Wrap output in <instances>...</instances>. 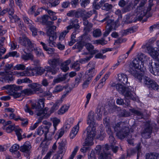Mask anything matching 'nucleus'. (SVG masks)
<instances>
[{"label": "nucleus", "mask_w": 159, "mask_h": 159, "mask_svg": "<svg viewBox=\"0 0 159 159\" xmlns=\"http://www.w3.org/2000/svg\"><path fill=\"white\" fill-rule=\"evenodd\" d=\"M44 100L43 98H41L37 104L32 103L31 105V109H35L37 112V115L40 116L37 122H36L38 123V125L41 122L43 117L47 114L48 110L47 107L45 108L44 109H43L44 106Z\"/></svg>", "instance_id": "39448f33"}, {"label": "nucleus", "mask_w": 159, "mask_h": 159, "mask_svg": "<svg viewBox=\"0 0 159 159\" xmlns=\"http://www.w3.org/2000/svg\"><path fill=\"white\" fill-rule=\"evenodd\" d=\"M10 18L12 22L14 20L15 22L18 23L20 21V18L16 15H14L13 16H10Z\"/></svg>", "instance_id": "052dcab7"}, {"label": "nucleus", "mask_w": 159, "mask_h": 159, "mask_svg": "<svg viewBox=\"0 0 159 159\" xmlns=\"http://www.w3.org/2000/svg\"><path fill=\"white\" fill-rule=\"evenodd\" d=\"M152 128L148 123L146 124L144 129L141 133V135L145 139L150 138L151 134L152 133Z\"/></svg>", "instance_id": "a211bd4d"}, {"label": "nucleus", "mask_w": 159, "mask_h": 159, "mask_svg": "<svg viewBox=\"0 0 159 159\" xmlns=\"http://www.w3.org/2000/svg\"><path fill=\"white\" fill-rule=\"evenodd\" d=\"M56 28V26L53 25L50 27L47 30V34L49 37V39L48 40V43L50 47L57 46L60 50H63L65 48V46L60 43L57 44L54 41L57 38L56 33L55 31Z\"/></svg>", "instance_id": "20e7f679"}, {"label": "nucleus", "mask_w": 159, "mask_h": 159, "mask_svg": "<svg viewBox=\"0 0 159 159\" xmlns=\"http://www.w3.org/2000/svg\"><path fill=\"white\" fill-rule=\"evenodd\" d=\"M85 46L87 50L90 52L92 50L94 49V46L92 44L90 43H87L85 45Z\"/></svg>", "instance_id": "0e129e2a"}, {"label": "nucleus", "mask_w": 159, "mask_h": 159, "mask_svg": "<svg viewBox=\"0 0 159 159\" xmlns=\"http://www.w3.org/2000/svg\"><path fill=\"white\" fill-rule=\"evenodd\" d=\"M108 73L107 74L105 75L104 77L101 80V82H100L98 86L99 87V88H101L102 87V86L105 84V82L106 80L108 78Z\"/></svg>", "instance_id": "de8ad7c7"}, {"label": "nucleus", "mask_w": 159, "mask_h": 159, "mask_svg": "<svg viewBox=\"0 0 159 159\" xmlns=\"http://www.w3.org/2000/svg\"><path fill=\"white\" fill-rule=\"evenodd\" d=\"M15 74L18 76H23L27 75L28 74L26 71H23L22 72L15 71Z\"/></svg>", "instance_id": "bf43d9fd"}, {"label": "nucleus", "mask_w": 159, "mask_h": 159, "mask_svg": "<svg viewBox=\"0 0 159 159\" xmlns=\"http://www.w3.org/2000/svg\"><path fill=\"white\" fill-rule=\"evenodd\" d=\"M39 84L37 83L32 84L28 85L29 87L34 91L35 93L36 91H39L40 90V88L39 87Z\"/></svg>", "instance_id": "72a5a7b5"}, {"label": "nucleus", "mask_w": 159, "mask_h": 159, "mask_svg": "<svg viewBox=\"0 0 159 159\" xmlns=\"http://www.w3.org/2000/svg\"><path fill=\"white\" fill-rule=\"evenodd\" d=\"M70 63V60H67L64 62L61 63V68L64 72H66L69 70V67L68 65Z\"/></svg>", "instance_id": "bb28decb"}, {"label": "nucleus", "mask_w": 159, "mask_h": 159, "mask_svg": "<svg viewBox=\"0 0 159 159\" xmlns=\"http://www.w3.org/2000/svg\"><path fill=\"white\" fill-rule=\"evenodd\" d=\"M146 2L147 0H142L137 8L136 15L129 14L127 15L125 20V23L127 24H129L136 22L137 21H140L147 13L151 10V7L153 5L152 0H150L149 7L147 10L144 7V5Z\"/></svg>", "instance_id": "f257e3e1"}, {"label": "nucleus", "mask_w": 159, "mask_h": 159, "mask_svg": "<svg viewBox=\"0 0 159 159\" xmlns=\"http://www.w3.org/2000/svg\"><path fill=\"white\" fill-rule=\"evenodd\" d=\"M129 110L132 113L134 114V115L139 116V118H143V114L141 112L134 109H130Z\"/></svg>", "instance_id": "37998d69"}, {"label": "nucleus", "mask_w": 159, "mask_h": 159, "mask_svg": "<svg viewBox=\"0 0 159 159\" xmlns=\"http://www.w3.org/2000/svg\"><path fill=\"white\" fill-rule=\"evenodd\" d=\"M121 123H119L116 125L114 128L116 131H117L116 135L120 139L125 138V137L127 138V141L128 143L130 144L133 145V143L132 141L130 139L131 138V135L130 134V130L129 127H124L121 129L120 125H121Z\"/></svg>", "instance_id": "6e6552de"}, {"label": "nucleus", "mask_w": 159, "mask_h": 159, "mask_svg": "<svg viewBox=\"0 0 159 159\" xmlns=\"http://www.w3.org/2000/svg\"><path fill=\"white\" fill-rule=\"evenodd\" d=\"M56 54V55L55 56L56 58H53L48 61V63L50 66H45L47 71L45 74L46 76H50L51 75L55 74L59 69L57 66L60 64L59 57L57 54Z\"/></svg>", "instance_id": "1a4fd4ad"}, {"label": "nucleus", "mask_w": 159, "mask_h": 159, "mask_svg": "<svg viewBox=\"0 0 159 159\" xmlns=\"http://www.w3.org/2000/svg\"><path fill=\"white\" fill-rule=\"evenodd\" d=\"M105 136V134H104L103 131L102 130L100 131L99 134L98 132L96 136V138L98 139H99L100 140H103Z\"/></svg>", "instance_id": "13d9d810"}, {"label": "nucleus", "mask_w": 159, "mask_h": 159, "mask_svg": "<svg viewBox=\"0 0 159 159\" xmlns=\"http://www.w3.org/2000/svg\"><path fill=\"white\" fill-rule=\"evenodd\" d=\"M119 25V24L118 23V20H116L115 22H113L111 21L110 23V31L112 30H116Z\"/></svg>", "instance_id": "49530a36"}, {"label": "nucleus", "mask_w": 159, "mask_h": 159, "mask_svg": "<svg viewBox=\"0 0 159 159\" xmlns=\"http://www.w3.org/2000/svg\"><path fill=\"white\" fill-rule=\"evenodd\" d=\"M146 159H158L159 154L156 152H151L146 154Z\"/></svg>", "instance_id": "c756f323"}, {"label": "nucleus", "mask_w": 159, "mask_h": 159, "mask_svg": "<svg viewBox=\"0 0 159 159\" xmlns=\"http://www.w3.org/2000/svg\"><path fill=\"white\" fill-rule=\"evenodd\" d=\"M18 42L22 46L27 47L30 51L31 52L34 50L35 53L37 56L44 57V54L42 51L40 49H35V45L27 37H19Z\"/></svg>", "instance_id": "423d86ee"}, {"label": "nucleus", "mask_w": 159, "mask_h": 159, "mask_svg": "<svg viewBox=\"0 0 159 159\" xmlns=\"http://www.w3.org/2000/svg\"><path fill=\"white\" fill-rule=\"evenodd\" d=\"M9 57H19V54L16 51L10 52L4 56V58L7 59Z\"/></svg>", "instance_id": "473e14b6"}, {"label": "nucleus", "mask_w": 159, "mask_h": 159, "mask_svg": "<svg viewBox=\"0 0 159 159\" xmlns=\"http://www.w3.org/2000/svg\"><path fill=\"white\" fill-rule=\"evenodd\" d=\"M98 158L100 159H109V145L107 144L97 145L96 148Z\"/></svg>", "instance_id": "9b49d317"}, {"label": "nucleus", "mask_w": 159, "mask_h": 159, "mask_svg": "<svg viewBox=\"0 0 159 159\" xmlns=\"http://www.w3.org/2000/svg\"><path fill=\"white\" fill-rule=\"evenodd\" d=\"M93 14H95L97 15V11L95 10H93L87 12H86L85 11H83V13H82L81 16L84 18L87 19L89 18Z\"/></svg>", "instance_id": "c85d7f7f"}, {"label": "nucleus", "mask_w": 159, "mask_h": 159, "mask_svg": "<svg viewBox=\"0 0 159 159\" xmlns=\"http://www.w3.org/2000/svg\"><path fill=\"white\" fill-rule=\"evenodd\" d=\"M69 108V106L66 105H63L58 111L57 113L59 115H62L67 111Z\"/></svg>", "instance_id": "c9c22d12"}, {"label": "nucleus", "mask_w": 159, "mask_h": 159, "mask_svg": "<svg viewBox=\"0 0 159 159\" xmlns=\"http://www.w3.org/2000/svg\"><path fill=\"white\" fill-rule=\"evenodd\" d=\"M77 44H78L77 46L78 48H77V49L79 50V51L83 49V47L84 45L85 46V43L81 41L77 43Z\"/></svg>", "instance_id": "338daca9"}, {"label": "nucleus", "mask_w": 159, "mask_h": 159, "mask_svg": "<svg viewBox=\"0 0 159 159\" xmlns=\"http://www.w3.org/2000/svg\"><path fill=\"white\" fill-rule=\"evenodd\" d=\"M102 34V32L99 29H97L94 30L93 32V36L95 38L99 37Z\"/></svg>", "instance_id": "a18cd8bd"}, {"label": "nucleus", "mask_w": 159, "mask_h": 159, "mask_svg": "<svg viewBox=\"0 0 159 159\" xmlns=\"http://www.w3.org/2000/svg\"><path fill=\"white\" fill-rule=\"evenodd\" d=\"M40 44L43 46V49L46 51L48 54L54 53L55 49L53 48L48 47L45 43L42 42H40Z\"/></svg>", "instance_id": "cd10ccee"}, {"label": "nucleus", "mask_w": 159, "mask_h": 159, "mask_svg": "<svg viewBox=\"0 0 159 159\" xmlns=\"http://www.w3.org/2000/svg\"><path fill=\"white\" fill-rule=\"evenodd\" d=\"M16 134L18 137V140L19 141L22 139V136L21 134L22 132V130L20 129H18L15 130Z\"/></svg>", "instance_id": "603ef678"}, {"label": "nucleus", "mask_w": 159, "mask_h": 159, "mask_svg": "<svg viewBox=\"0 0 159 159\" xmlns=\"http://www.w3.org/2000/svg\"><path fill=\"white\" fill-rule=\"evenodd\" d=\"M135 32V29L133 27H131L129 29L125 30H122L120 32V33L122 36L126 35L129 34L133 33Z\"/></svg>", "instance_id": "a878e982"}, {"label": "nucleus", "mask_w": 159, "mask_h": 159, "mask_svg": "<svg viewBox=\"0 0 159 159\" xmlns=\"http://www.w3.org/2000/svg\"><path fill=\"white\" fill-rule=\"evenodd\" d=\"M62 101L61 100L57 101L51 107L50 111V113H52L57 110L60 105Z\"/></svg>", "instance_id": "7c9ffc66"}, {"label": "nucleus", "mask_w": 159, "mask_h": 159, "mask_svg": "<svg viewBox=\"0 0 159 159\" xmlns=\"http://www.w3.org/2000/svg\"><path fill=\"white\" fill-rule=\"evenodd\" d=\"M110 138L113 141V143L111 145V148L112 151L114 153H115L117 152V151L118 150V147L116 146H115L114 145L115 143V142H114V138L112 136H110Z\"/></svg>", "instance_id": "c03bdc74"}, {"label": "nucleus", "mask_w": 159, "mask_h": 159, "mask_svg": "<svg viewBox=\"0 0 159 159\" xmlns=\"http://www.w3.org/2000/svg\"><path fill=\"white\" fill-rule=\"evenodd\" d=\"M95 62L93 61H90L89 62L87 66L88 70L85 72V78H88L89 80H91L92 78L95 75L97 71L95 69Z\"/></svg>", "instance_id": "f8f14e48"}, {"label": "nucleus", "mask_w": 159, "mask_h": 159, "mask_svg": "<svg viewBox=\"0 0 159 159\" xmlns=\"http://www.w3.org/2000/svg\"><path fill=\"white\" fill-rule=\"evenodd\" d=\"M64 131L63 129L61 128L59 129L55 136L54 137L55 139L57 140L59 139L64 134Z\"/></svg>", "instance_id": "79ce46f5"}, {"label": "nucleus", "mask_w": 159, "mask_h": 159, "mask_svg": "<svg viewBox=\"0 0 159 159\" xmlns=\"http://www.w3.org/2000/svg\"><path fill=\"white\" fill-rule=\"evenodd\" d=\"M146 47L148 53L153 58L157 59L159 61V49H155V48L150 46H146L144 45L142 47L143 48H145Z\"/></svg>", "instance_id": "4468645a"}, {"label": "nucleus", "mask_w": 159, "mask_h": 159, "mask_svg": "<svg viewBox=\"0 0 159 159\" xmlns=\"http://www.w3.org/2000/svg\"><path fill=\"white\" fill-rule=\"evenodd\" d=\"M109 117H107L103 119V123L106 127V131L108 134L109 131Z\"/></svg>", "instance_id": "e433bc0d"}, {"label": "nucleus", "mask_w": 159, "mask_h": 159, "mask_svg": "<svg viewBox=\"0 0 159 159\" xmlns=\"http://www.w3.org/2000/svg\"><path fill=\"white\" fill-rule=\"evenodd\" d=\"M95 115L93 111H91L88 113L87 120V124L89 125L86 129L87 135L85 139V143L87 145L90 144L96 135V127L97 124L95 122Z\"/></svg>", "instance_id": "f03ea898"}, {"label": "nucleus", "mask_w": 159, "mask_h": 159, "mask_svg": "<svg viewBox=\"0 0 159 159\" xmlns=\"http://www.w3.org/2000/svg\"><path fill=\"white\" fill-rule=\"evenodd\" d=\"M21 58L24 60H28L29 59L33 60L34 59L33 55L30 53H27L24 50L22 52Z\"/></svg>", "instance_id": "b1692460"}, {"label": "nucleus", "mask_w": 159, "mask_h": 159, "mask_svg": "<svg viewBox=\"0 0 159 159\" xmlns=\"http://www.w3.org/2000/svg\"><path fill=\"white\" fill-rule=\"evenodd\" d=\"M93 57L92 55H89L87 56L86 57L81 59L80 62L82 64L88 62Z\"/></svg>", "instance_id": "3c124183"}, {"label": "nucleus", "mask_w": 159, "mask_h": 159, "mask_svg": "<svg viewBox=\"0 0 159 159\" xmlns=\"http://www.w3.org/2000/svg\"><path fill=\"white\" fill-rule=\"evenodd\" d=\"M90 0H80L81 5L83 7H85L90 3Z\"/></svg>", "instance_id": "e2e57ef3"}, {"label": "nucleus", "mask_w": 159, "mask_h": 159, "mask_svg": "<svg viewBox=\"0 0 159 159\" xmlns=\"http://www.w3.org/2000/svg\"><path fill=\"white\" fill-rule=\"evenodd\" d=\"M79 122L72 128L70 134V137L71 139H73L77 134L79 129Z\"/></svg>", "instance_id": "393cba45"}, {"label": "nucleus", "mask_w": 159, "mask_h": 159, "mask_svg": "<svg viewBox=\"0 0 159 159\" xmlns=\"http://www.w3.org/2000/svg\"><path fill=\"white\" fill-rule=\"evenodd\" d=\"M65 87L61 85H57L55 87L52 91L53 94H56L63 90Z\"/></svg>", "instance_id": "a19ab883"}, {"label": "nucleus", "mask_w": 159, "mask_h": 159, "mask_svg": "<svg viewBox=\"0 0 159 159\" xmlns=\"http://www.w3.org/2000/svg\"><path fill=\"white\" fill-rule=\"evenodd\" d=\"M67 75V74H65L61 77L55 79L53 80V82L55 83H57L64 81L66 79Z\"/></svg>", "instance_id": "f704fd0d"}, {"label": "nucleus", "mask_w": 159, "mask_h": 159, "mask_svg": "<svg viewBox=\"0 0 159 159\" xmlns=\"http://www.w3.org/2000/svg\"><path fill=\"white\" fill-rule=\"evenodd\" d=\"M0 75L4 76L3 79L6 82L10 83L13 80L12 75L11 74V72H0Z\"/></svg>", "instance_id": "412c9836"}, {"label": "nucleus", "mask_w": 159, "mask_h": 159, "mask_svg": "<svg viewBox=\"0 0 159 159\" xmlns=\"http://www.w3.org/2000/svg\"><path fill=\"white\" fill-rule=\"evenodd\" d=\"M29 27L30 30L32 31L33 35L34 36L37 35L38 30L34 26L31 24L29 25Z\"/></svg>", "instance_id": "8fccbe9b"}, {"label": "nucleus", "mask_w": 159, "mask_h": 159, "mask_svg": "<svg viewBox=\"0 0 159 159\" xmlns=\"http://www.w3.org/2000/svg\"><path fill=\"white\" fill-rule=\"evenodd\" d=\"M109 16H106L103 20H102V22H104L105 21H106V26L105 31L103 34V36L104 37L107 36L109 33Z\"/></svg>", "instance_id": "5701e85b"}, {"label": "nucleus", "mask_w": 159, "mask_h": 159, "mask_svg": "<svg viewBox=\"0 0 159 159\" xmlns=\"http://www.w3.org/2000/svg\"><path fill=\"white\" fill-rule=\"evenodd\" d=\"M22 86L15 85H7L2 88V90H7V92L9 95L12 96L14 98L20 97L22 93L27 96L30 95L34 93V91L30 89H26L21 90L20 92L18 91L22 89Z\"/></svg>", "instance_id": "7ed1b4c3"}, {"label": "nucleus", "mask_w": 159, "mask_h": 159, "mask_svg": "<svg viewBox=\"0 0 159 159\" xmlns=\"http://www.w3.org/2000/svg\"><path fill=\"white\" fill-rule=\"evenodd\" d=\"M79 147L78 146H76L74 148L73 151L72 152L69 158V159H73L74 157L76 155L78 150Z\"/></svg>", "instance_id": "69168bd1"}, {"label": "nucleus", "mask_w": 159, "mask_h": 159, "mask_svg": "<svg viewBox=\"0 0 159 159\" xmlns=\"http://www.w3.org/2000/svg\"><path fill=\"white\" fill-rule=\"evenodd\" d=\"M49 127L46 125H43L39 127L36 132L37 134L41 136L44 134L45 137H47V134L49 130Z\"/></svg>", "instance_id": "6ab92c4d"}, {"label": "nucleus", "mask_w": 159, "mask_h": 159, "mask_svg": "<svg viewBox=\"0 0 159 159\" xmlns=\"http://www.w3.org/2000/svg\"><path fill=\"white\" fill-rule=\"evenodd\" d=\"M116 89L119 92L123 94L126 99L135 100V98L132 93L133 89L131 87L125 88L122 84H116Z\"/></svg>", "instance_id": "9d476101"}, {"label": "nucleus", "mask_w": 159, "mask_h": 159, "mask_svg": "<svg viewBox=\"0 0 159 159\" xmlns=\"http://www.w3.org/2000/svg\"><path fill=\"white\" fill-rule=\"evenodd\" d=\"M82 75L81 73L78 74L75 78L74 86L76 87L78 86L79 84L81 81V78Z\"/></svg>", "instance_id": "4c0bfd02"}, {"label": "nucleus", "mask_w": 159, "mask_h": 159, "mask_svg": "<svg viewBox=\"0 0 159 159\" xmlns=\"http://www.w3.org/2000/svg\"><path fill=\"white\" fill-rule=\"evenodd\" d=\"M152 62L149 61V65L148 66L150 71L155 75H159V64L155 63L154 66H153Z\"/></svg>", "instance_id": "aec40b11"}, {"label": "nucleus", "mask_w": 159, "mask_h": 159, "mask_svg": "<svg viewBox=\"0 0 159 159\" xmlns=\"http://www.w3.org/2000/svg\"><path fill=\"white\" fill-rule=\"evenodd\" d=\"M149 63L148 66L149 65V61L152 62L150 60L149 58L147 57L144 54L141 53L138 57L135 58L132 61L130 66V67H134L135 69H138L141 71L144 72L146 69L144 66V61Z\"/></svg>", "instance_id": "0eeeda50"}, {"label": "nucleus", "mask_w": 159, "mask_h": 159, "mask_svg": "<svg viewBox=\"0 0 159 159\" xmlns=\"http://www.w3.org/2000/svg\"><path fill=\"white\" fill-rule=\"evenodd\" d=\"M31 146L30 143L28 142H26L23 145L20 147V151L24 153L26 156H28L31 152Z\"/></svg>", "instance_id": "f3484780"}, {"label": "nucleus", "mask_w": 159, "mask_h": 159, "mask_svg": "<svg viewBox=\"0 0 159 159\" xmlns=\"http://www.w3.org/2000/svg\"><path fill=\"white\" fill-rule=\"evenodd\" d=\"M79 28L80 26L78 24H75L72 23V24L66 27L67 29L66 30H64L60 34L59 37V40L62 41L64 39L66 35L69 32V30L73 28L78 29Z\"/></svg>", "instance_id": "dca6fc26"}, {"label": "nucleus", "mask_w": 159, "mask_h": 159, "mask_svg": "<svg viewBox=\"0 0 159 159\" xmlns=\"http://www.w3.org/2000/svg\"><path fill=\"white\" fill-rule=\"evenodd\" d=\"M92 25H89L88 26H85L84 29V34H87L90 31V29L92 28Z\"/></svg>", "instance_id": "774afa93"}, {"label": "nucleus", "mask_w": 159, "mask_h": 159, "mask_svg": "<svg viewBox=\"0 0 159 159\" xmlns=\"http://www.w3.org/2000/svg\"><path fill=\"white\" fill-rule=\"evenodd\" d=\"M19 149H20V147L19 145L15 144L10 148V151L12 152H14L17 151Z\"/></svg>", "instance_id": "5fc2aeb1"}, {"label": "nucleus", "mask_w": 159, "mask_h": 159, "mask_svg": "<svg viewBox=\"0 0 159 159\" xmlns=\"http://www.w3.org/2000/svg\"><path fill=\"white\" fill-rule=\"evenodd\" d=\"M118 80L123 84L128 86L129 84L128 82L127 75L123 73H121L118 75Z\"/></svg>", "instance_id": "4be33fe9"}, {"label": "nucleus", "mask_w": 159, "mask_h": 159, "mask_svg": "<svg viewBox=\"0 0 159 159\" xmlns=\"http://www.w3.org/2000/svg\"><path fill=\"white\" fill-rule=\"evenodd\" d=\"M103 4V3L100 2V1L97 4H96V2H94L93 3V8H95V9H98L101 7H102V6Z\"/></svg>", "instance_id": "680f3d73"}, {"label": "nucleus", "mask_w": 159, "mask_h": 159, "mask_svg": "<svg viewBox=\"0 0 159 159\" xmlns=\"http://www.w3.org/2000/svg\"><path fill=\"white\" fill-rule=\"evenodd\" d=\"M25 66L21 64H18L14 66V69L15 70H23L25 69Z\"/></svg>", "instance_id": "4d7b16f0"}, {"label": "nucleus", "mask_w": 159, "mask_h": 159, "mask_svg": "<svg viewBox=\"0 0 159 159\" xmlns=\"http://www.w3.org/2000/svg\"><path fill=\"white\" fill-rule=\"evenodd\" d=\"M137 70H139L138 69H135L134 67H130L129 66V71L139 81L143 83L144 84V78L145 77H148L146 76L142 75L137 72Z\"/></svg>", "instance_id": "2eb2a0df"}, {"label": "nucleus", "mask_w": 159, "mask_h": 159, "mask_svg": "<svg viewBox=\"0 0 159 159\" xmlns=\"http://www.w3.org/2000/svg\"><path fill=\"white\" fill-rule=\"evenodd\" d=\"M52 149L53 150H51L49 152H48L47 154L46 155L45 157L43 158V159H50L51 156L55 152V150L57 148V146L56 145V143H54L53 144L52 147Z\"/></svg>", "instance_id": "2f4dec72"}, {"label": "nucleus", "mask_w": 159, "mask_h": 159, "mask_svg": "<svg viewBox=\"0 0 159 159\" xmlns=\"http://www.w3.org/2000/svg\"><path fill=\"white\" fill-rule=\"evenodd\" d=\"M52 121L54 128V131L52 132V134L53 135L55 131L57 130V126L60 122V120L57 118H54L53 119Z\"/></svg>", "instance_id": "58836bf2"}, {"label": "nucleus", "mask_w": 159, "mask_h": 159, "mask_svg": "<svg viewBox=\"0 0 159 159\" xmlns=\"http://www.w3.org/2000/svg\"><path fill=\"white\" fill-rule=\"evenodd\" d=\"M107 43V41L105 40L103 38L101 39L95 40L94 41V43L97 44H100L102 45H104Z\"/></svg>", "instance_id": "6e6d98bb"}, {"label": "nucleus", "mask_w": 159, "mask_h": 159, "mask_svg": "<svg viewBox=\"0 0 159 159\" xmlns=\"http://www.w3.org/2000/svg\"><path fill=\"white\" fill-rule=\"evenodd\" d=\"M144 84L148 88L155 90L159 91V85L153 80L149 77H145Z\"/></svg>", "instance_id": "ddd939ff"}, {"label": "nucleus", "mask_w": 159, "mask_h": 159, "mask_svg": "<svg viewBox=\"0 0 159 159\" xmlns=\"http://www.w3.org/2000/svg\"><path fill=\"white\" fill-rule=\"evenodd\" d=\"M34 70L36 72V73L38 75H41L45 71H46L45 68L43 69L41 67H36Z\"/></svg>", "instance_id": "ea45409f"}, {"label": "nucleus", "mask_w": 159, "mask_h": 159, "mask_svg": "<svg viewBox=\"0 0 159 159\" xmlns=\"http://www.w3.org/2000/svg\"><path fill=\"white\" fill-rule=\"evenodd\" d=\"M82 39L81 41L84 42L85 43V45L87 43H88V42L90 41L89 36L87 34H83L82 36Z\"/></svg>", "instance_id": "09e8293b"}, {"label": "nucleus", "mask_w": 159, "mask_h": 159, "mask_svg": "<svg viewBox=\"0 0 159 159\" xmlns=\"http://www.w3.org/2000/svg\"><path fill=\"white\" fill-rule=\"evenodd\" d=\"M47 12L49 15L52 16V17H50V19L52 20H54L57 19V17L55 16V13L50 10H48Z\"/></svg>", "instance_id": "864d4df0"}]
</instances>
